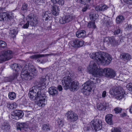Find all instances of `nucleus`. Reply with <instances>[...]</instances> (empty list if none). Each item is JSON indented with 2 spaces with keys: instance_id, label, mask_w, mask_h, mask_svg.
<instances>
[{
  "instance_id": "obj_1",
  "label": "nucleus",
  "mask_w": 132,
  "mask_h": 132,
  "mask_svg": "<svg viewBox=\"0 0 132 132\" xmlns=\"http://www.w3.org/2000/svg\"><path fill=\"white\" fill-rule=\"evenodd\" d=\"M88 70L89 73L98 77L105 75L106 77L111 78L114 77L116 75L115 72L112 69L110 68L102 69L93 62H90Z\"/></svg>"
},
{
  "instance_id": "obj_2",
  "label": "nucleus",
  "mask_w": 132,
  "mask_h": 132,
  "mask_svg": "<svg viewBox=\"0 0 132 132\" xmlns=\"http://www.w3.org/2000/svg\"><path fill=\"white\" fill-rule=\"evenodd\" d=\"M89 56L90 58L95 59L103 65H108L110 63L112 59L109 54L104 52L93 53L90 54Z\"/></svg>"
},
{
  "instance_id": "obj_3",
  "label": "nucleus",
  "mask_w": 132,
  "mask_h": 132,
  "mask_svg": "<svg viewBox=\"0 0 132 132\" xmlns=\"http://www.w3.org/2000/svg\"><path fill=\"white\" fill-rule=\"evenodd\" d=\"M36 74V69L34 66L30 64H26L22 69L21 76L23 79L27 80Z\"/></svg>"
},
{
  "instance_id": "obj_4",
  "label": "nucleus",
  "mask_w": 132,
  "mask_h": 132,
  "mask_svg": "<svg viewBox=\"0 0 132 132\" xmlns=\"http://www.w3.org/2000/svg\"><path fill=\"white\" fill-rule=\"evenodd\" d=\"M62 83L63 88L65 90L68 89L72 91L77 90L79 88L78 82L73 81L70 77L66 76L63 78Z\"/></svg>"
},
{
  "instance_id": "obj_5",
  "label": "nucleus",
  "mask_w": 132,
  "mask_h": 132,
  "mask_svg": "<svg viewBox=\"0 0 132 132\" xmlns=\"http://www.w3.org/2000/svg\"><path fill=\"white\" fill-rule=\"evenodd\" d=\"M26 19L27 20L26 23L24 24L22 27L23 28H28L29 25V22L30 25L33 27L37 26L38 23V18L35 14H29L26 17Z\"/></svg>"
},
{
  "instance_id": "obj_6",
  "label": "nucleus",
  "mask_w": 132,
  "mask_h": 132,
  "mask_svg": "<svg viewBox=\"0 0 132 132\" xmlns=\"http://www.w3.org/2000/svg\"><path fill=\"white\" fill-rule=\"evenodd\" d=\"M110 94L112 95H116V98L120 100L124 98L125 92L124 90L121 87H113L110 91Z\"/></svg>"
},
{
  "instance_id": "obj_7",
  "label": "nucleus",
  "mask_w": 132,
  "mask_h": 132,
  "mask_svg": "<svg viewBox=\"0 0 132 132\" xmlns=\"http://www.w3.org/2000/svg\"><path fill=\"white\" fill-rule=\"evenodd\" d=\"M13 57L12 51L10 50H6L3 51L0 55V63L8 60Z\"/></svg>"
},
{
  "instance_id": "obj_8",
  "label": "nucleus",
  "mask_w": 132,
  "mask_h": 132,
  "mask_svg": "<svg viewBox=\"0 0 132 132\" xmlns=\"http://www.w3.org/2000/svg\"><path fill=\"white\" fill-rule=\"evenodd\" d=\"M90 124L92 129L96 131L100 130L102 128V121L99 119H94L91 121Z\"/></svg>"
},
{
  "instance_id": "obj_9",
  "label": "nucleus",
  "mask_w": 132,
  "mask_h": 132,
  "mask_svg": "<svg viewBox=\"0 0 132 132\" xmlns=\"http://www.w3.org/2000/svg\"><path fill=\"white\" fill-rule=\"evenodd\" d=\"M13 17V15L11 13L4 12L0 13V21H9Z\"/></svg>"
},
{
  "instance_id": "obj_10",
  "label": "nucleus",
  "mask_w": 132,
  "mask_h": 132,
  "mask_svg": "<svg viewBox=\"0 0 132 132\" xmlns=\"http://www.w3.org/2000/svg\"><path fill=\"white\" fill-rule=\"evenodd\" d=\"M12 69L15 71L16 73L14 74L13 76L10 77V79L9 80V81L11 82L13 80L16 79L18 74V72L20 70L21 67L18 64L15 63L13 64L12 66Z\"/></svg>"
},
{
  "instance_id": "obj_11",
  "label": "nucleus",
  "mask_w": 132,
  "mask_h": 132,
  "mask_svg": "<svg viewBox=\"0 0 132 132\" xmlns=\"http://www.w3.org/2000/svg\"><path fill=\"white\" fill-rule=\"evenodd\" d=\"M65 116L68 120L72 122L75 121L78 119L77 115L72 111H68L66 113Z\"/></svg>"
},
{
  "instance_id": "obj_12",
  "label": "nucleus",
  "mask_w": 132,
  "mask_h": 132,
  "mask_svg": "<svg viewBox=\"0 0 132 132\" xmlns=\"http://www.w3.org/2000/svg\"><path fill=\"white\" fill-rule=\"evenodd\" d=\"M23 112L20 110H15L12 112L11 113V117L13 119L18 120L22 118L23 116Z\"/></svg>"
},
{
  "instance_id": "obj_13",
  "label": "nucleus",
  "mask_w": 132,
  "mask_h": 132,
  "mask_svg": "<svg viewBox=\"0 0 132 132\" xmlns=\"http://www.w3.org/2000/svg\"><path fill=\"white\" fill-rule=\"evenodd\" d=\"M28 96L31 100H34L37 99V90L35 89V87H33L30 89Z\"/></svg>"
},
{
  "instance_id": "obj_14",
  "label": "nucleus",
  "mask_w": 132,
  "mask_h": 132,
  "mask_svg": "<svg viewBox=\"0 0 132 132\" xmlns=\"http://www.w3.org/2000/svg\"><path fill=\"white\" fill-rule=\"evenodd\" d=\"M70 44L74 47H78L82 46L84 45V42L78 39H75L70 42Z\"/></svg>"
},
{
  "instance_id": "obj_15",
  "label": "nucleus",
  "mask_w": 132,
  "mask_h": 132,
  "mask_svg": "<svg viewBox=\"0 0 132 132\" xmlns=\"http://www.w3.org/2000/svg\"><path fill=\"white\" fill-rule=\"evenodd\" d=\"M73 18V16L71 15L65 16L59 20V22L61 24L68 23L72 21Z\"/></svg>"
},
{
  "instance_id": "obj_16",
  "label": "nucleus",
  "mask_w": 132,
  "mask_h": 132,
  "mask_svg": "<svg viewBox=\"0 0 132 132\" xmlns=\"http://www.w3.org/2000/svg\"><path fill=\"white\" fill-rule=\"evenodd\" d=\"M58 5L59 4H53L51 6V12L53 15L57 16L59 14L60 10Z\"/></svg>"
},
{
  "instance_id": "obj_17",
  "label": "nucleus",
  "mask_w": 132,
  "mask_h": 132,
  "mask_svg": "<svg viewBox=\"0 0 132 132\" xmlns=\"http://www.w3.org/2000/svg\"><path fill=\"white\" fill-rule=\"evenodd\" d=\"M104 43H109L112 45H114L116 44V41L114 37H111L105 38L104 39Z\"/></svg>"
},
{
  "instance_id": "obj_18",
  "label": "nucleus",
  "mask_w": 132,
  "mask_h": 132,
  "mask_svg": "<svg viewBox=\"0 0 132 132\" xmlns=\"http://www.w3.org/2000/svg\"><path fill=\"white\" fill-rule=\"evenodd\" d=\"M37 99L46 100V97L45 95L42 92V90L37 89Z\"/></svg>"
},
{
  "instance_id": "obj_19",
  "label": "nucleus",
  "mask_w": 132,
  "mask_h": 132,
  "mask_svg": "<svg viewBox=\"0 0 132 132\" xmlns=\"http://www.w3.org/2000/svg\"><path fill=\"white\" fill-rule=\"evenodd\" d=\"M29 127L28 125L25 123L18 122L17 124V129L20 131L23 128H27Z\"/></svg>"
},
{
  "instance_id": "obj_20",
  "label": "nucleus",
  "mask_w": 132,
  "mask_h": 132,
  "mask_svg": "<svg viewBox=\"0 0 132 132\" xmlns=\"http://www.w3.org/2000/svg\"><path fill=\"white\" fill-rule=\"evenodd\" d=\"M48 92L50 94L54 96L58 94L57 88L54 87H52L49 88Z\"/></svg>"
},
{
  "instance_id": "obj_21",
  "label": "nucleus",
  "mask_w": 132,
  "mask_h": 132,
  "mask_svg": "<svg viewBox=\"0 0 132 132\" xmlns=\"http://www.w3.org/2000/svg\"><path fill=\"white\" fill-rule=\"evenodd\" d=\"M83 89L84 90L90 92L91 90L92 87L89 81H87L83 85Z\"/></svg>"
},
{
  "instance_id": "obj_22",
  "label": "nucleus",
  "mask_w": 132,
  "mask_h": 132,
  "mask_svg": "<svg viewBox=\"0 0 132 132\" xmlns=\"http://www.w3.org/2000/svg\"><path fill=\"white\" fill-rule=\"evenodd\" d=\"M51 129V126L48 123L44 124L42 125V129L45 132H47L50 130Z\"/></svg>"
},
{
  "instance_id": "obj_23",
  "label": "nucleus",
  "mask_w": 132,
  "mask_h": 132,
  "mask_svg": "<svg viewBox=\"0 0 132 132\" xmlns=\"http://www.w3.org/2000/svg\"><path fill=\"white\" fill-rule=\"evenodd\" d=\"M51 14L49 11H46L43 13V14L42 19L43 20L46 21L50 18Z\"/></svg>"
},
{
  "instance_id": "obj_24",
  "label": "nucleus",
  "mask_w": 132,
  "mask_h": 132,
  "mask_svg": "<svg viewBox=\"0 0 132 132\" xmlns=\"http://www.w3.org/2000/svg\"><path fill=\"white\" fill-rule=\"evenodd\" d=\"M76 35L78 38H84L86 36V32L83 30L78 31L76 32Z\"/></svg>"
},
{
  "instance_id": "obj_25",
  "label": "nucleus",
  "mask_w": 132,
  "mask_h": 132,
  "mask_svg": "<svg viewBox=\"0 0 132 132\" xmlns=\"http://www.w3.org/2000/svg\"><path fill=\"white\" fill-rule=\"evenodd\" d=\"M1 128L3 130L7 131L10 129V127L7 122H4L1 125Z\"/></svg>"
},
{
  "instance_id": "obj_26",
  "label": "nucleus",
  "mask_w": 132,
  "mask_h": 132,
  "mask_svg": "<svg viewBox=\"0 0 132 132\" xmlns=\"http://www.w3.org/2000/svg\"><path fill=\"white\" fill-rule=\"evenodd\" d=\"M120 56L125 61H129L131 58L130 54L126 53H123L121 54L120 55Z\"/></svg>"
},
{
  "instance_id": "obj_27",
  "label": "nucleus",
  "mask_w": 132,
  "mask_h": 132,
  "mask_svg": "<svg viewBox=\"0 0 132 132\" xmlns=\"http://www.w3.org/2000/svg\"><path fill=\"white\" fill-rule=\"evenodd\" d=\"M112 115L111 114L107 115L105 117L106 122L109 124L111 125L112 123Z\"/></svg>"
},
{
  "instance_id": "obj_28",
  "label": "nucleus",
  "mask_w": 132,
  "mask_h": 132,
  "mask_svg": "<svg viewBox=\"0 0 132 132\" xmlns=\"http://www.w3.org/2000/svg\"><path fill=\"white\" fill-rule=\"evenodd\" d=\"M7 106L10 109H15L17 106V104L15 102L13 103H8L7 104Z\"/></svg>"
},
{
  "instance_id": "obj_29",
  "label": "nucleus",
  "mask_w": 132,
  "mask_h": 132,
  "mask_svg": "<svg viewBox=\"0 0 132 132\" xmlns=\"http://www.w3.org/2000/svg\"><path fill=\"white\" fill-rule=\"evenodd\" d=\"M38 101L37 104L39 106L43 107L45 106L46 104L45 102L46 101V100L36 99Z\"/></svg>"
},
{
  "instance_id": "obj_30",
  "label": "nucleus",
  "mask_w": 132,
  "mask_h": 132,
  "mask_svg": "<svg viewBox=\"0 0 132 132\" xmlns=\"http://www.w3.org/2000/svg\"><path fill=\"white\" fill-rule=\"evenodd\" d=\"M53 3L54 4H59L60 6H62L64 4V1L63 0H51Z\"/></svg>"
},
{
  "instance_id": "obj_31",
  "label": "nucleus",
  "mask_w": 132,
  "mask_h": 132,
  "mask_svg": "<svg viewBox=\"0 0 132 132\" xmlns=\"http://www.w3.org/2000/svg\"><path fill=\"white\" fill-rule=\"evenodd\" d=\"M97 108L99 110H105V106L104 103H98L97 105Z\"/></svg>"
},
{
  "instance_id": "obj_32",
  "label": "nucleus",
  "mask_w": 132,
  "mask_h": 132,
  "mask_svg": "<svg viewBox=\"0 0 132 132\" xmlns=\"http://www.w3.org/2000/svg\"><path fill=\"white\" fill-rule=\"evenodd\" d=\"M124 19L123 16L122 15H119L116 18V22L117 23H119L122 22Z\"/></svg>"
},
{
  "instance_id": "obj_33",
  "label": "nucleus",
  "mask_w": 132,
  "mask_h": 132,
  "mask_svg": "<svg viewBox=\"0 0 132 132\" xmlns=\"http://www.w3.org/2000/svg\"><path fill=\"white\" fill-rule=\"evenodd\" d=\"M16 97V95L14 93L11 92L9 93V97L10 99L13 100Z\"/></svg>"
},
{
  "instance_id": "obj_34",
  "label": "nucleus",
  "mask_w": 132,
  "mask_h": 132,
  "mask_svg": "<svg viewBox=\"0 0 132 132\" xmlns=\"http://www.w3.org/2000/svg\"><path fill=\"white\" fill-rule=\"evenodd\" d=\"M46 79L44 78H42L40 79L39 81V84H38V86L39 87H42L43 86L45 85L44 82L46 81Z\"/></svg>"
},
{
  "instance_id": "obj_35",
  "label": "nucleus",
  "mask_w": 132,
  "mask_h": 132,
  "mask_svg": "<svg viewBox=\"0 0 132 132\" xmlns=\"http://www.w3.org/2000/svg\"><path fill=\"white\" fill-rule=\"evenodd\" d=\"M97 14L91 12L89 16L91 19L94 21L97 18Z\"/></svg>"
},
{
  "instance_id": "obj_36",
  "label": "nucleus",
  "mask_w": 132,
  "mask_h": 132,
  "mask_svg": "<svg viewBox=\"0 0 132 132\" xmlns=\"http://www.w3.org/2000/svg\"><path fill=\"white\" fill-rule=\"evenodd\" d=\"M44 56V55L35 54L30 56V58L32 59H36L38 58L43 57Z\"/></svg>"
},
{
  "instance_id": "obj_37",
  "label": "nucleus",
  "mask_w": 132,
  "mask_h": 132,
  "mask_svg": "<svg viewBox=\"0 0 132 132\" xmlns=\"http://www.w3.org/2000/svg\"><path fill=\"white\" fill-rule=\"evenodd\" d=\"M92 0H78L79 2L84 4H86L90 2Z\"/></svg>"
},
{
  "instance_id": "obj_38",
  "label": "nucleus",
  "mask_w": 132,
  "mask_h": 132,
  "mask_svg": "<svg viewBox=\"0 0 132 132\" xmlns=\"http://www.w3.org/2000/svg\"><path fill=\"white\" fill-rule=\"evenodd\" d=\"M35 104L32 103H30L29 104V105L27 106V108L29 110H31L33 109L34 108Z\"/></svg>"
},
{
  "instance_id": "obj_39",
  "label": "nucleus",
  "mask_w": 132,
  "mask_h": 132,
  "mask_svg": "<svg viewBox=\"0 0 132 132\" xmlns=\"http://www.w3.org/2000/svg\"><path fill=\"white\" fill-rule=\"evenodd\" d=\"M88 27L89 28H95L96 27L95 25L94 22H89L88 25Z\"/></svg>"
},
{
  "instance_id": "obj_40",
  "label": "nucleus",
  "mask_w": 132,
  "mask_h": 132,
  "mask_svg": "<svg viewBox=\"0 0 132 132\" xmlns=\"http://www.w3.org/2000/svg\"><path fill=\"white\" fill-rule=\"evenodd\" d=\"M127 88L129 91H132V82H130L126 86Z\"/></svg>"
},
{
  "instance_id": "obj_41",
  "label": "nucleus",
  "mask_w": 132,
  "mask_h": 132,
  "mask_svg": "<svg viewBox=\"0 0 132 132\" xmlns=\"http://www.w3.org/2000/svg\"><path fill=\"white\" fill-rule=\"evenodd\" d=\"M112 132H121V129L118 127L114 128L111 130Z\"/></svg>"
},
{
  "instance_id": "obj_42",
  "label": "nucleus",
  "mask_w": 132,
  "mask_h": 132,
  "mask_svg": "<svg viewBox=\"0 0 132 132\" xmlns=\"http://www.w3.org/2000/svg\"><path fill=\"white\" fill-rule=\"evenodd\" d=\"M122 110V109L119 107H117L115 108L114 109L115 113L116 114L121 113Z\"/></svg>"
},
{
  "instance_id": "obj_43",
  "label": "nucleus",
  "mask_w": 132,
  "mask_h": 132,
  "mask_svg": "<svg viewBox=\"0 0 132 132\" xmlns=\"http://www.w3.org/2000/svg\"><path fill=\"white\" fill-rule=\"evenodd\" d=\"M28 5L26 3H24L22 4V10L25 12V11H26L27 9Z\"/></svg>"
},
{
  "instance_id": "obj_44",
  "label": "nucleus",
  "mask_w": 132,
  "mask_h": 132,
  "mask_svg": "<svg viewBox=\"0 0 132 132\" xmlns=\"http://www.w3.org/2000/svg\"><path fill=\"white\" fill-rule=\"evenodd\" d=\"M6 46V43L3 41H0V47L3 48L4 47Z\"/></svg>"
},
{
  "instance_id": "obj_45",
  "label": "nucleus",
  "mask_w": 132,
  "mask_h": 132,
  "mask_svg": "<svg viewBox=\"0 0 132 132\" xmlns=\"http://www.w3.org/2000/svg\"><path fill=\"white\" fill-rule=\"evenodd\" d=\"M101 11L106 10L108 8L106 5H101Z\"/></svg>"
},
{
  "instance_id": "obj_46",
  "label": "nucleus",
  "mask_w": 132,
  "mask_h": 132,
  "mask_svg": "<svg viewBox=\"0 0 132 132\" xmlns=\"http://www.w3.org/2000/svg\"><path fill=\"white\" fill-rule=\"evenodd\" d=\"M83 129L85 131H89L91 130V128L90 126H87L84 127Z\"/></svg>"
},
{
  "instance_id": "obj_47",
  "label": "nucleus",
  "mask_w": 132,
  "mask_h": 132,
  "mask_svg": "<svg viewBox=\"0 0 132 132\" xmlns=\"http://www.w3.org/2000/svg\"><path fill=\"white\" fill-rule=\"evenodd\" d=\"M57 124L60 127H62L63 125V122L61 120H59L57 122Z\"/></svg>"
},
{
  "instance_id": "obj_48",
  "label": "nucleus",
  "mask_w": 132,
  "mask_h": 132,
  "mask_svg": "<svg viewBox=\"0 0 132 132\" xmlns=\"http://www.w3.org/2000/svg\"><path fill=\"white\" fill-rule=\"evenodd\" d=\"M101 5L97 6L95 7V9L96 11H101Z\"/></svg>"
},
{
  "instance_id": "obj_49",
  "label": "nucleus",
  "mask_w": 132,
  "mask_h": 132,
  "mask_svg": "<svg viewBox=\"0 0 132 132\" xmlns=\"http://www.w3.org/2000/svg\"><path fill=\"white\" fill-rule=\"evenodd\" d=\"M88 7V5L86 4V5L82 9V11L83 12H85L86 11Z\"/></svg>"
},
{
  "instance_id": "obj_50",
  "label": "nucleus",
  "mask_w": 132,
  "mask_h": 132,
  "mask_svg": "<svg viewBox=\"0 0 132 132\" xmlns=\"http://www.w3.org/2000/svg\"><path fill=\"white\" fill-rule=\"evenodd\" d=\"M120 30L119 29H116L114 32V34L115 35H117L120 33Z\"/></svg>"
},
{
  "instance_id": "obj_51",
  "label": "nucleus",
  "mask_w": 132,
  "mask_h": 132,
  "mask_svg": "<svg viewBox=\"0 0 132 132\" xmlns=\"http://www.w3.org/2000/svg\"><path fill=\"white\" fill-rule=\"evenodd\" d=\"M124 1L129 4H132V0H123Z\"/></svg>"
},
{
  "instance_id": "obj_52",
  "label": "nucleus",
  "mask_w": 132,
  "mask_h": 132,
  "mask_svg": "<svg viewBox=\"0 0 132 132\" xmlns=\"http://www.w3.org/2000/svg\"><path fill=\"white\" fill-rule=\"evenodd\" d=\"M123 75L122 74L120 75H119V76L118 77V78H117V80H120L121 81H123V79L122 78Z\"/></svg>"
},
{
  "instance_id": "obj_53",
  "label": "nucleus",
  "mask_w": 132,
  "mask_h": 132,
  "mask_svg": "<svg viewBox=\"0 0 132 132\" xmlns=\"http://www.w3.org/2000/svg\"><path fill=\"white\" fill-rule=\"evenodd\" d=\"M126 28L127 30H130L132 29V26L131 24L128 25L126 27Z\"/></svg>"
},
{
  "instance_id": "obj_54",
  "label": "nucleus",
  "mask_w": 132,
  "mask_h": 132,
  "mask_svg": "<svg viewBox=\"0 0 132 132\" xmlns=\"http://www.w3.org/2000/svg\"><path fill=\"white\" fill-rule=\"evenodd\" d=\"M106 26L108 27H109L112 25V23L110 21H107L106 23Z\"/></svg>"
},
{
  "instance_id": "obj_55",
  "label": "nucleus",
  "mask_w": 132,
  "mask_h": 132,
  "mask_svg": "<svg viewBox=\"0 0 132 132\" xmlns=\"http://www.w3.org/2000/svg\"><path fill=\"white\" fill-rule=\"evenodd\" d=\"M12 31L14 33L13 34L12 36V37L14 38L16 36V35L17 34V32L14 30H13Z\"/></svg>"
},
{
  "instance_id": "obj_56",
  "label": "nucleus",
  "mask_w": 132,
  "mask_h": 132,
  "mask_svg": "<svg viewBox=\"0 0 132 132\" xmlns=\"http://www.w3.org/2000/svg\"><path fill=\"white\" fill-rule=\"evenodd\" d=\"M57 89L59 91H61L62 90L63 88L61 85H59L57 87Z\"/></svg>"
},
{
  "instance_id": "obj_57",
  "label": "nucleus",
  "mask_w": 132,
  "mask_h": 132,
  "mask_svg": "<svg viewBox=\"0 0 132 132\" xmlns=\"http://www.w3.org/2000/svg\"><path fill=\"white\" fill-rule=\"evenodd\" d=\"M82 69L81 67H79L78 68V71L79 72H81L82 71Z\"/></svg>"
},
{
  "instance_id": "obj_58",
  "label": "nucleus",
  "mask_w": 132,
  "mask_h": 132,
  "mask_svg": "<svg viewBox=\"0 0 132 132\" xmlns=\"http://www.w3.org/2000/svg\"><path fill=\"white\" fill-rule=\"evenodd\" d=\"M106 92L105 91H104L103 92L102 94V96L103 97H104L106 96Z\"/></svg>"
},
{
  "instance_id": "obj_59",
  "label": "nucleus",
  "mask_w": 132,
  "mask_h": 132,
  "mask_svg": "<svg viewBox=\"0 0 132 132\" xmlns=\"http://www.w3.org/2000/svg\"><path fill=\"white\" fill-rule=\"evenodd\" d=\"M40 0H34V2L36 4L40 5Z\"/></svg>"
},
{
  "instance_id": "obj_60",
  "label": "nucleus",
  "mask_w": 132,
  "mask_h": 132,
  "mask_svg": "<svg viewBox=\"0 0 132 132\" xmlns=\"http://www.w3.org/2000/svg\"><path fill=\"white\" fill-rule=\"evenodd\" d=\"M46 62V60H45V59H43L42 61L40 62V63L41 64H43L45 63Z\"/></svg>"
},
{
  "instance_id": "obj_61",
  "label": "nucleus",
  "mask_w": 132,
  "mask_h": 132,
  "mask_svg": "<svg viewBox=\"0 0 132 132\" xmlns=\"http://www.w3.org/2000/svg\"><path fill=\"white\" fill-rule=\"evenodd\" d=\"M129 111L130 113H132V105H131L130 107Z\"/></svg>"
},
{
  "instance_id": "obj_62",
  "label": "nucleus",
  "mask_w": 132,
  "mask_h": 132,
  "mask_svg": "<svg viewBox=\"0 0 132 132\" xmlns=\"http://www.w3.org/2000/svg\"><path fill=\"white\" fill-rule=\"evenodd\" d=\"M56 55V54L54 53H52V54H47V55L48 56L52 55Z\"/></svg>"
},
{
  "instance_id": "obj_63",
  "label": "nucleus",
  "mask_w": 132,
  "mask_h": 132,
  "mask_svg": "<svg viewBox=\"0 0 132 132\" xmlns=\"http://www.w3.org/2000/svg\"><path fill=\"white\" fill-rule=\"evenodd\" d=\"M40 5L41 3H44V0H40Z\"/></svg>"
},
{
  "instance_id": "obj_64",
  "label": "nucleus",
  "mask_w": 132,
  "mask_h": 132,
  "mask_svg": "<svg viewBox=\"0 0 132 132\" xmlns=\"http://www.w3.org/2000/svg\"><path fill=\"white\" fill-rule=\"evenodd\" d=\"M24 21H21L20 23V25L21 26H22V25L24 24Z\"/></svg>"
}]
</instances>
